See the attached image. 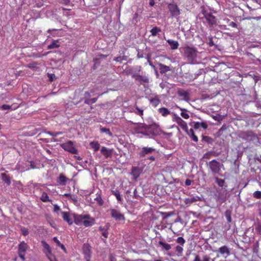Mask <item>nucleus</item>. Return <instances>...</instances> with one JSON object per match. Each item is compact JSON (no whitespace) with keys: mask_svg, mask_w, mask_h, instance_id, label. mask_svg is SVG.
Masks as SVG:
<instances>
[{"mask_svg":"<svg viewBox=\"0 0 261 261\" xmlns=\"http://www.w3.org/2000/svg\"><path fill=\"white\" fill-rule=\"evenodd\" d=\"M181 48L184 51V56L187 58V61L189 64H195L198 63L197 59L199 52L196 47L186 44Z\"/></svg>","mask_w":261,"mask_h":261,"instance_id":"f257e3e1","label":"nucleus"},{"mask_svg":"<svg viewBox=\"0 0 261 261\" xmlns=\"http://www.w3.org/2000/svg\"><path fill=\"white\" fill-rule=\"evenodd\" d=\"M208 7L204 5L201 6L199 15L200 19L204 22H206L210 27H213L217 23V18L208 11Z\"/></svg>","mask_w":261,"mask_h":261,"instance_id":"f03ea898","label":"nucleus"},{"mask_svg":"<svg viewBox=\"0 0 261 261\" xmlns=\"http://www.w3.org/2000/svg\"><path fill=\"white\" fill-rule=\"evenodd\" d=\"M138 133L142 134L151 139L154 138L162 133L165 134L161 129L160 126L155 123L148 125L146 130H141Z\"/></svg>","mask_w":261,"mask_h":261,"instance_id":"7ed1b4c3","label":"nucleus"},{"mask_svg":"<svg viewBox=\"0 0 261 261\" xmlns=\"http://www.w3.org/2000/svg\"><path fill=\"white\" fill-rule=\"evenodd\" d=\"M238 136L247 142H258L257 136L252 130L240 131Z\"/></svg>","mask_w":261,"mask_h":261,"instance_id":"20e7f679","label":"nucleus"},{"mask_svg":"<svg viewBox=\"0 0 261 261\" xmlns=\"http://www.w3.org/2000/svg\"><path fill=\"white\" fill-rule=\"evenodd\" d=\"M207 165L213 174H220L221 168L224 167L223 164L220 163L216 160L210 161Z\"/></svg>","mask_w":261,"mask_h":261,"instance_id":"39448f33","label":"nucleus"},{"mask_svg":"<svg viewBox=\"0 0 261 261\" xmlns=\"http://www.w3.org/2000/svg\"><path fill=\"white\" fill-rule=\"evenodd\" d=\"M227 193V189L226 187L224 188H218L216 189L215 196L217 200L222 203L226 200Z\"/></svg>","mask_w":261,"mask_h":261,"instance_id":"423d86ee","label":"nucleus"},{"mask_svg":"<svg viewBox=\"0 0 261 261\" xmlns=\"http://www.w3.org/2000/svg\"><path fill=\"white\" fill-rule=\"evenodd\" d=\"M61 146L65 150L72 154H77L78 152L77 149L74 146L73 143L71 141H68L66 143L62 144Z\"/></svg>","mask_w":261,"mask_h":261,"instance_id":"0eeeda50","label":"nucleus"},{"mask_svg":"<svg viewBox=\"0 0 261 261\" xmlns=\"http://www.w3.org/2000/svg\"><path fill=\"white\" fill-rule=\"evenodd\" d=\"M29 248V246L27 243H25L24 241L21 242L18 245V254L20 258L22 260H24L25 259V255L27 252V250Z\"/></svg>","mask_w":261,"mask_h":261,"instance_id":"6e6552de","label":"nucleus"},{"mask_svg":"<svg viewBox=\"0 0 261 261\" xmlns=\"http://www.w3.org/2000/svg\"><path fill=\"white\" fill-rule=\"evenodd\" d=\"M168 9L173 17H177L180 14V10L177 5L174 3H170L168 5Z\"/></svg>","mask_w":261,"mask_h":261,"instance_id":"1a4fd4ad","label":"nucleus"},{"mask_svg":"<svg viewBox=\"0 0 261 261\" xmlns=\"http://www.w3.org/2000/svg\"><path fill=\"white\" fill-rule=\"evenodd\" d=\"M111 217L115 219L116 221H122L125 220L124 215L116 209L112 208L110 210Z\"/></svg>","mask_w":261,"mask_h":261,"instance_id":"9d476101","label":"nucleus"},{"mask_svg":"<svg viewBox=\"0 0 261 261\" xmlns=\"http://www.w3.org/2000/svg\"><path fill=\"white\" fill-rule=\"evenodd\" d=\"M230 250L231 249L230 248L226 245H224L221 246L218 248V250H216L214 251L220 253L221 255L223 256L224 258H226L230 255Z\"/></svg>","mask_w":261,"mask_h":261,"instance_id":"9b49d317","label":"nucleus"},{"mask_svg":"<svg viewBox=\"0 0 261 261\" xmlns=\"http://www.w3.org/2000/svg\"><path fill=\"white\" fill-rule=\"evenodd\" d=\"M199 201H202V198L198 196L191 195L189 197L185 198L184 202L185 204L187 205H190L192 203H195Z\"/></svg>","mask_w":261,"mask_h":261,"instance_id":"f8f14e48","label":"nucleus"},{"mask_svg":"<svg viewBox=\"0 0 261 261\" xmlns=\"http://www.w3.org/2000/svg\"><path fill=\"white\" fill-rule=\"evenodd\" d=\"M73 216L74 218V222L77 225H79L81 223H83L84 219L89 218V215H83L74 214Z\"/></svg>","mask_w":261,"mask_h":261,"instance_id":"ddd939ff","label":"nucleus"},{"mask_svg":"<svg viewBox=\"0 0 261 261\" xmlns=\"http://www.w3.org/2000/svg\"><path fill=\"white\" fill-rule=\"evenodd\" d=\"M83 251L87 258V261H89L91 256V246L88 244H84L83 246Z\"/></svg>","mask_w":261,"mask_h":261,"instance_id":"4468645a","label":"nucleus"},{"mask_svg":"<svg viewBox=\"0 0 261 261\" xmlns=\"http://www.w3.org/2000/svg\"><path fill=\"white\" fill-rule=\"evenodd\" d=\"M101 153L105 158H111L113 152V149H108L106 147L102 146L100 150Z\"/></svg>","mask_w":261,"mask_h":261,"instance_id":"2eb2a0df","label":"nucleus"},{"mask_svg":"<svg viewBox=\"0 0 261 261\" xmlns=\"http://www.w3.org/2000/svg\"><path fill=\"white\" fill-rule=\"evenodd\" d=\"M174 119L176 123L181 127L182 129L185 130H187L188 127L186 122H185L180 117L176 115H175Z\"/></svg>","mask_w":261,"mask_h":261,"instance_id":"dca6fc26","label":"nucleus"},{"mask_svg":"<svg viewBox=\"0 0 261 261\" xmlns=\"http://www.w3.org/2000/svg\"><path fill=\"white\" fill-rule=\"evenodd\" d=\"M155 151V149L151 147H144L139 152V154L141 157H144L146 154H150Z\"/></svg>","mask_w":261,"mask_h":261,"instance_id":"f3484780","label":"nucleus"},{"mask_svg":"<svg viewBox=\"0 0 261 261\" xmlns=\"http://www.w3.org/2000/svg\"><path fill=\"white\" fill-rule=\"evenodd\" d=\"M132 77L136 80L140 82L141 84H142L143 83H148L149 82L148 77L146 76H143L137 74H133L132 75Z\"/></svg>","mask_w":261,"mask_h":261,"instance_id":"a211bd4d","label":"nucleus"},{"mask_svg":"<svg viewBox=\"0 0 261 261\" xmlns=\"http://www.w3.org/2000/svg\"><path fill=\"white\" fill-rule=\"evenodd\" d=\"M158 65L159 66L161 74H163L164 73H166V72L171 71V69L169 66H166L161 63H158Z\"/></svg>","mask_w":261,"mask_h":261,"instance_id":"6ab92c4d","label":"nucleus"},{"mask_svg":"<svg viewBox=\"0 0 261 261\" xmlns=\"http://www.w3.org/2000/svg\"><path fill=\"white\" fill-rule=\"evenodd\" d=\"M95 222V219L90 216L89 215V218L84 219L83 220V224L85 227H89L94 224Z\"/></svg>","mask_w":261,"mask_h":261,"instance_id":"aec40b11","label":"nucleus"},{"mask_svg":"<svg viewBox=\"0 0 261 261\" xmlns=\"http://www.w3.org/2000/svg\"><path fill=\"white\" fill-rule=\"evenodd\" d=\"M177 94L179 96L182 97L184 100L186 101L189 100V94L187 91L180 89L178 90Z\"/></svg>","mask_w":261,"mask_h":261,"instance_id":"412c9836","label":"nucleus"},{"mask_svg":"<svg viewBox=\"0 0 261 261\" xmlns=\"http://www.w3.org/2000/svg\"><path fill=\"white\" fill-rule=\"evenodd\" d=\"M214 179L215 180L216 183L219 186V188H227V185L226 184V182L224 179H221L218 178V177H215Z\"/></svg>","mask_w":261,"mask_h":261,"instance_id":"4be33fe9","label":"nucleus"},{"mask_svg":"<svg viewBox=\"0 0 261 261\" xmlns=\"http://www.w3.org/2000/svg\"><path fill=\"white\" fill-rule=\"evenodd\" d=\"M110 227L109 224H107L105 227H102L101 226L99 227V230L102 231V236L104 237L105 238H107L108 237V230L109 229Z\"/></svg>","mask_w":261,"mask_h":261,"instance_id":"5701e85b","label":"nucleus"},{"mask_svg":"<svg viewBox=\"0 0 261 261\" xmlns=\"http://www.w3.org/2000/svg\"><path fill=\"white\" fill-rule=\"evenodd\" d=\"M142 172V170L137 167H133L132 169V174L133 175L135 178H137L141 173Z\"/></svg>","mask_w":261,"mask_h":261,"instance_id":"b1692460","label":"nucleus"},{"mask_svg":"<svg viewBox=\"0 0 261 261\" xmlns=\"http://www.w3.org/2000/svg\"><path fill=\"white\" fill-rule=\"evenodd\" d=\"M167 42L170 45L171 49H176L179 46V43L177 41L168 39Z\"/></svg>","mask_w":261,"mask_h":261,"instance_id":"393cba45","label":"nucleus"},{"mask_svg":"<svg viewBox=\"0 0 261 261\" xmlns=\"http://www.w3.org/2000/svg\"><path fill=\"white\" fill-rule=\"evenodd\" d=\"M159 244L161 247L163 251H168L171 248L170 244L164 243L162 241L159 242Z\"/></svg>","mask_w":261,"mask_h":261,"instance_id":"a878e982","label":"nucleus"},{"mask_svg":"<svg viewBox=\"0 0 261 261\" xmlns=\"http://www.w3.org/2000/svg\"><path fill=\"white\" fill-rule=\"evenodd\" d=\"M62 214L64 220L66 221L69 225H71L73 223V221L70 218L68 213L62 212Z\"/></svg>","mask_w":261,"mask_h":261,"instance_id":"bb28decb","label":"nucleus"},{"mask_svg":"<svg viewBox=\"0 0 261 261\" xmlns=\"http://www.w3.org/2000/svg\"><path fill=\"white\" fill-rule=\"evenodd\" d=\"M2 179L7 185H10L11 184V180L10 176L7 175L5 173L1 174Z\"/></svg>","mask_w":261,"mask_h":261,"instance_id":"cd10ccee","label":"nucleus"},{"mask_svg":"<svg viewBox=\"0 0 261 261\" xmlns=\"http://www.w3.org/2000/svg\"><path fill=\"white\" fill-rule=\"evenodd\" d=\"M41 244L44 249L43 251H47L48 253H50V251L51 250V249L50 246L45 241H42Z\"/></svg>","mask_w":261,"mask_h":261,"instance_id":"c85d7f7f","label":"nucleus"},{"mask_svg":"<svg viewBox=\"0 0 261 261\" xmlns=\"http://www.w3.org/2000/svg\"><path fill=\"white\" fill-rule=\"evenodd\" d=\"M188 134L192 139V140H193L194 142H197L198 141V137L195 135L193 129H190Z\"/></svg>","mask_w":261,"mask_h":261,"instance_id":"c756f323","label":"nucleus"},{"mask_svg":"<svg viewBox=\"0 0 261 261\" xmlns=\"http://www.w3.org/2000/svg\"><path fill=\"white\" fill-rule=\"evenodd\" d=\"M91 147L94 149L95 152L98 151L99 149L100 145L96 141L91 142L90 144Z\"/></svg>","mask_w":261,"mask_h":261,"instance_id":"7c9ffc66","label":"nucleus"},{"mask_svg":"<svg viewBox=\"0 0 261 261\" xmlns=\"http://www.w3.org/2000/svg\"><path fill=\"white\" fill-rule=\"evenodd\" d=\"M112 194L115 195L118 201L122 202V198L121 197L120 192L118 190H113L112 191Z\"/></svg>","mask_w":261,"mask_h":261,"instance_id":"2f4dec72","label":"nucleus"},{"mask_svg":"<svg viewBox=\"0 0 261 261\" xmlns=\"http://www.w3.org/2000/svg\"><path fill=\"white\" fill-rule=\"evenodd\" d=\"M225 216L226 218V220H227V221L228 222V223H230L232 221V219H231V211L229 210H227L225 212Z\"/></svg>","mask_w":261,"mask_h":261,"instance_id":"473e14b6","label":"nucleus"},{"mask_svg":"<svg viewBox=\"0 0 261 261\" xmlns=\"http://www.w3.org/2000/svg\"><path fill=\"white\" fill-rule=\"evenodd\" d=\"M159 111L163 116H166L170 113V111L164 107L159 109Z\"/></svg>","mask_w":261,"mask_h":261,"instance_id":"72a5a7b5","label":"nucleus"},{"mask_svg":"<svg viewBox=\"0 0 261 261\" xmlns=\"http://www.w3.org/2000/svg\"><path fill=\"white\" fill-rule=\"evenodd\" d=\"M202 141L205 142L208 144H212L214 140L213 138H212L211 137H210L209 136L202 135Z\"/></svg>","mask_w":261,"mask_h":261,"instance_id":"f704fd0d","label":"nucleus"},{"mask_svg":"<svg viewBox=\"0 0 261 261\" xmlns=\"http://www.w3.org/2000/svg\"><path fill=\"white\" fill-rule=\"evenodd\" d=\"M161 32V29L160 28H159L156 27H153L150 30V33L151 34V35L153 36H156L157 34L159 32Z\"/></svg>","mask_w":261,"mask_h":261,"instance_id":"c9c22d12","label":"nucleus"},{"mask_svg":"<svg viewBox=\"0 0 261 261\" xmlns=\"http://www.w3.org/2000/svg\"><path fill=\"white\" fill-rule=\"evenodd\" d=\"M44 253L50 261H57L55 258V256L52 254L51 250L50 251V253H48L47 251H44Z\"/></svg>","mask_w":261,"mask_h":261,"instance_id":"e433bc0d","label":"nucleus"},{"mask_svg":"<svg viewBox=\"0 0 261 261\" xmlns=\"http://www.w3.org/2000/svg\"><path fill=\"white\" fill-rule=\"evenodd\" d=\"M67 181V178L63 175H60L59 177L58 182L61 185H65Z\"/></svg>","mask_w":261,"mask_h":261,"instance_id":"4c0bfd02","label":"nucleus"},{"mask_svg":"<svg viewBox=\"0 0 261 261\" xmlns=\"http://www.w3.org/2000/svg\"><path fill=\"white\" fill-rule=\"evenodd\" d=\"M100 132L101 133H106L109 136H112V133H111L109 128H107L106 127H100Z\"/></svg>","mask_w":261,"mask_h":261,"instance_id":"58836bf2","label":"nucleus"},{"mask_svg":"<svg viewBox=\"0 0 261 261\" xmlns=\"http://www.w3.org/2000/svg\"><path fill=\"white\" fill-rule=\"evenodd\" d=\"M206 43L210 46H216L215 44L214 43L213 40V37L210 36L206 38Z\"/></svg>","mask_w":261,"mask_h":261,"instance_id":"ea45409f","label":"nucleus"},{"mask_svg":"<svg viewBox=\"0 0 261 261\" xmlns=\"http://www.w3.org/2000/svg\"><path fill=\"white\" fill-rule=\"evenodd\" d=\"M107 57V55H99L97 56V57L94 59V61L95 62L94 65H96V64H99V60L101 59H105Z\"/></svg>","mask_w":261,"mask_h":261,"instance_id":"a19ab883","label":"nucleus"},{"mask_svg":"<svg viewBox=\"0 0 261 261\" xmlns=\"http://www.w3.org/2000/svg\"><path fill=\"white\" fill-rule=\"evenodd\" d=\"M150 103L154 107H156L160 103V100L158 98H151L150 99Z\"/></svg>","mask_w":261,"mask_h":261,"instance_id":"79ce46f5","label":"nucleus"},{"mask_svg":"<svg viewBox=\"0 0 261 261\" xmlns=\"http://www.w3.org/2000/svg\"><path fill=\"white\" fill-rule=\"evenodd\" d=\"M58 41H54L50 45L48 46V49H53L59 47L60 45L58 44Z\"/></svg>","mask_w":261,"mask_h":261,"instance_id":"37998d69","label":"nucleus"},{"mask_svg":"<svg viewBox=\"0 0 261 261\" xmlns=\"http://www.w3.org/2000/svg\"><path fill=\"white\" fill-rule=\"evenodd\" d=\"M147 124L145 123H138L136 129L137 130L144 129V130H146L147 127Z\"/></svg>","mask_w":261,"mask_h":261,"instance_id":"c03bdc74","label":"nucleus"},{"mask_svg":"<svg viewBox=\"0 0 261 261\" xmlns=\"http://www.w3.org/2000/svg\"><path fill=\"white\" fill-rule=\"evenodd\" d=\"M97 100V98H93L91 99H86L85 100V103L87 105H91L92 103L96 102Z\"/></svg>","mask_w":261,"mask_h":261,"instance_id":"a18cd8bd","label":"nucleus"},{"mask_svg":"<svg viewBox=\"0 0 261 261\" xmlns=\"http://www.w3.org/2000/svg\"><path fill=\"white\" fill-rule=\"evenodd\" d=\"M212 117L215 120L219 122L222 121L224 118V116H222L220 114H216V115H213Z\"/></svg>","mask_w":261,"mask_h":261,"instance_id":"49530a36","label":"nucleus"},{"mask_svg":"<svg viewBox=\"0 0 261 261\" xmlns=\"http://www.w3.org/2000/svg\"><path fill=\"white\" fill-rule=\"evenodd\" d=\"M41 199L43 202H48L50 201L47 194L45 193H43L41 197Z\"/></svg>","mask_w":261,"mask_h":261,"instance_id":"de8ad7c7","label":"nucleus"},{"mask_svg":"<svg viewBox=\"0 0 261 261\" xmlns=\"http://www.w3.org/2000/svg\"><path fill=\"white\" fill-rule=\"evenodd\" d=\"M180 110L182 112L180 113L181 116L185 119H188L189 118V115L188 114L185 112H187V110L185 109H181Z\"/></svg>","mask_w":261,"mask_h":261,"instance_id":"09e8293b","label":"nucleus"},{"mask_svg":"<svg viewBox=\"0 0 261 261\" xmlns=\"http://www.w3.org/2000/svg\"><path fill=\"white\" fill-rule=\"evenodd\" d=\"M95 200L97 201L98 204L100 206L102 205L103 204V201L100 195H98L97 197L95 198Z\"/></svg>","mask_w":261,"mask_h":261,"instance_id":"8fccbe9b","label":"nucleus"},{"mask_svg":"<svg viewBox=\"0 0 261 261\" xmlns=\"http://www.w3.org/2000/svg\"><path fill=\"white\" fill-rule=\"evenodd\" d=\"M208 152H209V154H210V155L211 156H215V157L218 156L221 154V151L216 152L214 150L210 151H208Z\"/></svg>","mask_w":261,"mask_h":261,"instance_id":"3c124183","label":"nucleus"},{"mask_svg":"<svg viewBox=\"0 0 261 261\" xmlns=\"http://www.w3.org/2000/svg\"><path fill=\"white\" fill-rule=\"evenodd\" d=\"M176 242L177 243L180 244L181 245H183L185 243V240L182 237H180L177 239Z\"/></svg>","mask_w":261,"mask_h":261,"instance_id":"603ef678","label":"nucleus"},{"mask_svg":"<svg viewBox=\"0 0 261 261\" xmlns=\"http://www.w3.org/2000/svg\"><path fill=\"white\" fill-rule=\"evenodd\" d=\"M253 197L257 199H261V192L256 191L253 193Z\"/></svg>","mask_w":261,"mask_h":261,"instance_id":"864d4df0","label":"nucleus"},{"mask_svg":"<svg viewBox=\"0 0 261 261\" xmlns=\"http://www.w3.org/2000/svg\"><path fill=\"white\" fill-rule=\"evenodd\" d=\"M161 214L162 215H164V216L163 217V219H166L172 215V213H171L161 212Z\"/></svg>","mask_w":261,"mask_h":261,"instance_id":"5fc2aeb1","label":"nucleus"},{"mask_svg":"<svg viewBox=\"0 0 261 261\" xmlns=\"http://www.w3.org/2000/svg\"><path fill=\"white\" fill-rule=\"evenodd\" d=\"M46 133L54 137H57L60 134H62V132H51L50 131L46 132Z\"/></svg>","mask_w":261,"mask_h":261,"instance_id":"6e6d98bb","label":"nucleus"},{"mask_svg":"<svg viewBox=\"0 0 261 261\" xmlns=\"http://www.w3.org/2000/svg\"><path fill=\"white\" fill-rule=\"evenodd\" d=\"M21 231L22 235L26 236L29 234V230L24 227L21 228Z\"/></svg>","mask_w":261,"mask_h":261,"instance_id":"4d7b16f0","label":"nucleus"},{"mask_svg":"<svg viewBox=\"0 0 261 261\" xmlns=\"http://www.w3.org/2000/svg\"><path fill=\"white\" fill-rule=\"evenodd\" d=\"M138 14L137 13H135V14L134 15L133 18V20H132L133 23L136 24L138 21Z\"/></svg>","mask_w":261,"mask_h":261,"instance_id":"13d9d810","label":"nucleus"},{"mask_svg":"<svg viewBox=\"0 0 261 261\" xmlns=\"http://www.w3.org/2000/svg\"><path fill=\"white\" fill-rule=\"evenodd\" d=\"M47 76L49 78V80L50 82L53 81L54 80L56 79V75L54 74L47 73Z\"/></svg>","mask_w":261,"mask_h":261,"instance_id":"bf43d9fd","label":"nucleus"},{"mask_svg":"<svg viewBox=\"0 0 261 261\" xmlns=\"http://www.w3.org/2000/svg\"><path fill=\"white\" fill-rule=\"evenodd\" d=\"M11 108V106L7 105H3L1 107V109L3 110H9Z\"/></svg>","mask_w":261,"mask_h":261,"instance_id":"052dcab7","label":"nucleus"},{"mask_svg":"<svg viewBox=\"0 0 261 261\" xmlns=\"http://www.w3.org/2000/svg\"><path fill=\"white\" fill-rule=\"evenodd\" d=\"M183 251V248L180 246H177L176 247V251L178 253H181Z\"/></svg>","mask_w":261,"mask_h":261,"instance_id":"680f3d73","label":"nucleus"},{"mask_svg":"<svg viewBox=\"0 0 261 261\" xmlns=\"http://www.w3.org/2000/svg\"><path fill=\"white\" fill-rule=\"evenodd\" d=\"M53 241L56 243L57 245L59 246L61 243L58 240V238L57 237H54L53 239Z\"/></svg>","mask_w":261,"mask_h":261,"instance_id":"e2e57ef3","label":"nucleus"},{"mask_svg":"<svg viewBox=\"0 0 261 261\" xmlns=\"http://www.w3.org/2000/svg\"><path fill=\"white\" fill-rule=\"evenodd\" d=\"M200 127V122H194L193 127L195 129H198Z\"/></svg>","mask_w":261,"mask_h":261,"instance_id":"0e129e2a","label":"nucleus"},{"mask_svg":"<svg viewBox=\"0 0 261 261\" xmlns=\"http://www.w3.org/2000/svg\"><path fill=\"white\" fill-rule=\"evenodd\" d=\"M200 127H202L204 129H207L208 126L206 122H202L200 123Z\"/></svg>","mask_w":261,"mask_h":261,"instance_id":"69168bd1","label":"nucleus"},{"mask_svg":"<svg viewBox=\"0 0 261 261\" xmlns=\"http://www.w3.org/2000/svg\"><path fill=\"white\" fill-rule=\"evenodd\" d=\"M172 71L169 72H166V73H164L165 76L167 77V79H170L172 76Z\"/></svg>","mask_w":261,"mask_h":261,"instance_id":"338daca9","label":"nucleus"},{"mask_svg":"<svg viewBox=\"0 0 261 261\" xmlns=\"http://www.w3.org/2000/svg\"><path fill=\"white\" fill-rule=\"evenodd\" d=\"M210 257L207 255H204L203 257L202 261H210Z\"/></svg>","mask_w":261,"mask_h":261,"instance_id":"774afa93","label":"nucleus"}]
</instances>
